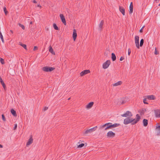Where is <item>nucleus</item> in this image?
Here are the masks:
<instances>
[{"instance_id":"obj_1","label":"nucleus","mask_w":160,"mask_h":160,"mask_svg":"<svg viewBox=\"0 0 160 160\" xmlns=\"http://www.w3.org/2000/svg\"><path fill=\"white\" fill-rule=\"evenodd\" d=\"M120 125L119 123H114L112 124V123H105V124L103 125L100 126L101 128H103L105 127L106 126V128H105V130H107L111 128H114L117 127Z\"/></svg>"},{"instance_id":"obj_2","label":"nucleus","mask_w":160,"mask_h":160,"mask_svg":"<svg viewBox=\"0 0 160 160\" xmlns=\"http://www.w3.org/2000/svg\"><path fill=\"white\" fill-rule=\"evenodd\" d=\"M97 128V127L96 126L93 128H91L89 129L86 130L85 132H83L84 135H86L88 134L91 133L92 132L95 131Z\"/></svg>"},{"instance_id":"obj_3","label":"nucleus","mask_w":160,"mask_h":160,"mask_svg":"<svg viewBox=\"0 0 160 160\" xmlns=\"http://www.w3.org/2000/svg\"><path fill=\"white\" fill-rule=\"evenodd\" d=\"M55 69V68L49 67L48 66L44 67L42 68V70L46 72H51Z\"/></svg>"},{"instance_id":"obj_4","label":"nucleus","mask_w":160,"mask_h":160,"mask_svg":"<svg viewBox=\"0 0 160 160\" xmlns=\"http://www.w3.org/2000/svg\"><path fill=\"white\" fill-rule=\"evenodd\" d=\"M136 117L137 118L136 120L135 119L131 118V120H132V121L131 122V123L132 125H134L136 123L138 122L139 121L141 118L139 116L138 114H137L136 115Z\"/></svg>"},{"instance_id":"obj_5","label":"nucleus","mask_w":160,"mask_h":160,"mask_svg":"<svg viewBox=\"0 0 160 160\" xmlns=\"http://www.w3.org/2000/svg\"><path fill=\"white\" fill-rule=\"evenodd\" d=\"M121 116L122 117L130 118L132 116V114L131 112L127 111L125 113L122 114Z\"/></svg>"},{"instance_id":"obj_6","label":"nucleus","mask_w":160,"mask_h":160,"mask_svg":"<svg viewBox=\"0 0 160 160\" xmlns=\"http://www.w3.org/2000/svg\"><path fill=\"white\" fill-rule=\"evenodd\" d=\"M81 141H80V142L77 144V147L78 148H82L83 147H85L87 145V143H82V141L80 142Z\"/></svg>"},{"instance_id":"obj_7","label":"nucleus","mask_w":160,"mask_h":160,"mask_svg":"<svg viewBox=\"0 0 160 160\" xmlns=\"http://www.w3.org/2000/svg\"><path fill=\"white\" fill-rule=\"evenodd\" d=\"M155 130L156 135L157 136L160 135V125L158 123L156 124Z\"/></svg>"},{"instance_id":"obj_8","label":"nucleus","mask_w":160,"mask_h":160,"mask_svg":"<svg viewBox=\"0 0 160 160\" xmlns=\"http://www.w3.org/2000/svg\"><path fill=\"white\" fill-rule=\"evenodd\" d=\"M135 41L136 46L138 48H139V37L138 36H136L135 37Z\"/></svg>"},{"instance_id":"obj_9","label":"nucleus","mask_w":160,"mask_h":160,"mask_svg":"<svg viewBox=\"0 0 160 160\" xmlns=\"http://www.w3.org/2000/svg\"><path fill=\"white\" fill-rule=\"evenodd\" d=\"M111 62L110 60H108L103 64V68L104 69H106L108 68Z\"/></svg>"},{"instance_id":"obj_10","label":"nucleus","mask_w":160,"mask_h":160,"mask_svg":"<svg viewBox=\"0 0 160 160\" xmlns=\"http://www.w3.org/2000/svg\"><path fill=\"white\" fill-rule=\"evenodd\" d=\"M132 118H127L125 119L124 120L123 123L125 125H127L130 123L132 121V120H131Z\"/></svg>"},{"instance_id":"obj_11","label":"nucleus","mask_w":160,"mask_h":160,"mask_svg":"<svg viewBox=\"0 0 160 160\" xmlns=\"http://www.w3.org/2000/svg\"><path fill=\"white\" fill-rule=\"evenodd\" d=\"M115 134L112 131H110L108 132L107 134V136L108 137L113 138L115 137Z\"/></svg>"},{"instance_id":"obj_12","label":"nucleus","mask_w":160,"mask_h":160,"mask_svg":"<svg viewBox=\"0 0 160 160\" xmlns=\"http://www.w3.org/2000/svg\"><path fill=\"white\" fill-rule=\"evenodd\" d=\"M60 17L61 20L62 22L64 25H66V21L63 15L62 14H60Z\"/></svg>"},{"instance_id":"obj_13","label":"nucleus","mask_w":160,"mask_h":160,"mask_svg":"<svg viewBox=\"0 0 160 160\" xmlns=\"http://www.w3.org/2000/svg\"><path fill=\"white\" fill-rule=\"evenodd\" d=\"M145 97H146L148 99L150 100H154L156 99L155 97L153 95L146 96Z\"/></svg>"},{"instance_id":"obj_14","label":"nucleus","mask_w":160,"mask_h":160,"mask_svg":"<svg viewBox=\"0 0 160 160\" xmlns=\"http://www.w3.org/2000/svg\"><path fill=\"white\" fill-rule=\"evenodd\" d=\"M90 72V71L89 70H85L82 71L80 73V75L81 76H82L83 75L89 73Z\"/></svg>"},{"instance_id":"obj_15","label":"nucleus","mask_w":160,"mask_h":160,"mask_svg":"<svg viewBox=\"0 0 160 160\" xmlns=\"http://www.w3.org/2000/svg\"><path fill=\"white\" fill-rule=\"evenodd\" d=\"M154 111L156 117L160 118V109H157Z\"/></svg>"},{"instance_id":"obj_16","label":"nucleus","mask_w":160,"mask_h":160,"mask_svg":"<svg viewBox=\"0 0 160 160\" xmlns=\"http://www.w3.org/2000/svg\"><path fill=\"white\" fill-rule=\"evenodd\" d=\"M129 13L131 14H132L133 11V5L132 2H131L129 6Z\"/></svg>"},{"instance_id":"obj_17","label":"nucleus","mask_w":160,"mask_h":160,"mask_svg":"<svg viewBox=\"0 0 160 160\" xmlns=\"http://www.w3.org/2000/svg\"><path fill=\"white\" fill-rule=\"evenodd\" d=\"M72 37L74 41H75L77 37V33H76V31L75 29H74L73 31Z\"/></svg>"},{"instance_id":"obj_18","label":"nucleus","mask_w":160,"mask_h":160,"mask_svg":"<svg viewBox=\"0 0 160 160\" xmlns=\"http://www.w3.org/2000/svg\"><path fill=\"white\" fill-rule=\"evenodd\" d=\"M94 104L93 102H91L89 103L86 106V108H87L89 109L91 108Z\"/></svg>"},{"instance_id":"obj_19","label":"nucleus","mask_w":160,"mask_h":160,"mask_svg":"<svg viewBox=\"0 0 160 160\" xmlns=\"http://www.w3.org/2000/svg\"><path fill=\"white\" fill-rule=\"evenodd\" d=\"M119 11L120 12L122 13V14L123 15H125V9L123 8L122 7L119 6Z\"/></svg>"},{"instance_id":"obj_20","label":"nucleus","mask_w":160,"mask_h":160,"mask_svg":"<svg viewBox=\"0 0 160 160\" xmlns=\"http://www.w3.org/2000/svg\"><path fill=\"white\" fill-rule=\"evenodd\" d=\"M104 23V21L102 20L99 25V29L101 30L102 28V26Z\"/></svg>"},{"instance_id":"obj_21","label":"nucleus","mask_w":160,"mask_h":160,"mask_svg":"<svg viewBox=\"0 0 160 160\" xmlns=\"http://www.w3.org/2000/svg\"><path fill=\"white\" fill-rule=\"evenodd\" d=\"M143 125L145 127H146L148 124V121L146 119H143Z\"/></svg>"},{"instance_id":"obj_22","label":"nucleus","mask_w":160,"mask_h":160,"mask_svg":"<svg viewBox=\"0 0 160 160\" xmlns=\"http://www.w3.org/2000/svg\"><path fill=\"white\" fill-rule=\"evenodd\" d=\"M11 112L13 116L16 117L17 116L16 111L12 108L11 110Z\"/></svg>"},{"instance_id":"obj_23","label":"nucleus","mask_w":160,"mask_h":160,"mask_svg":"<svg viewBox=\"0 0 160 160\" xmlns=\"http://www.w3.org/2000/svg\"><path fill=\"white\" fill-rule=\"evenodd\" d=\"M111 58L112 61H114L116 60V58L115 55L113 53L111 54Z\"/></svg>"},{"instance_id":"obj_24","label":"nucleus","mask_w":160,"mask_h":160,"mask_svg":"<svg viewBox=\"0 0 160 160\" xmlns=\"http://www.w3.org/2000/svg\"><path fill=\"white\" fill-rule=\"evenodd\" d=\"M122 83V82L121 81H118L114 84H113V86H117L118 85H121Z\"/></svg>"},{"instance_id":"obj_25","label":"nucleus","mask_w":160,"mask_h":160,"mask_svg":"<svg viewBox=\"0 0 160 160\" xmlns=\"http://www.w3.org/2000/svg\"><path fill=\"white\" fill-rule=\"evenodd\" d=\"M49 52L51 53L53 55H55V52L53 50L52 48L50 46L49 48Z\"/></svg>"},{"instance_id":"obj_26","label":"nucleus","mask_w":160,"mask_h":160,"mask_svg":"<svg viewBox=\"0 0 160 160\" xmlns=\"http://www.w3.org/2000/svg\"><path fill=\"white\" fill-rule=\"evenodd\" d=\"M53 27L55 30H59L56 24H55V23L53 24Z\"/></svg>"},{"instance_id":"obj_27","label":"nucleus","mask_w":160,"mask_h":160,"mask_svg":"<svg viewBox=\"0 0 160 160\" xmlns=\"http://www.w3.org/2000/svg\"><path fill=\"white\" fill-rule=\"evenodd\" d=\"M144 43V40L143 39H142L140 41V45H139V46L142 47Z\"/></svg>"},{"instance_id":"obj_28","label":"nucleus","mask_w":160,"mask_h":160,"mask_svg":"<svg viewBox=\"0 0 160 160\" xmlns=\"http://www.w3.org/2000/svg\"><path fill=\"white\" fill-rule=\"evenodd\" d=\"M33 142V141H28L26 144V146L28 147Z\"/></svg>"},{"instance_id":"obj_29","label":"nucleus","mask_w":160,"mask_h":160,"mask_svg":"<svg viewBox=\"0 0 160 160\" xmlns=\"http://www.w3.org/2000/svg\"><path fill=\"white\" fill-rule=\"evenodd\" d=\"M144 99H143V103L145 104H148V103L146 102V101L147 99H148L146 97H145V96L144 97Z\"/></svg>"},{"instance_id":"obj_30","label":"nucleus","mask_w":160,"mask_h":160,"mask_svg":"<svg viewBox=\"0 0 160 160\" xmlns=\"http://www.w3.org/2000/svg\"><path fill=\"white\" fill-rule=\"evenodd\" d=\"M20 45L21 46L23 47L25 50H27V45L26 44L22 43Z\"/></svg>"},{"instance_id":"obj_31","label":"nucleus","mask_w":160,"mask_h":160,"mask_svg":"<svg viewBox=\"0 0 160 160\" xmlns=\"http://www.w3.org/2000/svg\"><path fill=\"white\" fill-rule=\"evenodd\" d=\"M0 38L1 39L2 42H4V39L3 38V36H2V33L1 32V31H0Z\"/></svg>"},{"instance_id":"obj_32","label":"nucleus","mask_w":160,"mask_h":160,"mask_svg":"<svg viewBox=\"0 0 160 160\" xmlns=\"http://www.w3.org/2000/svg\"><path fill=\"white\" fill-rule=\"evenodd\" d=\"M19 25L20 27L23 30H25V27L24 25H22L20 23H19Z\"/></svg>"},{"instance_id":"obj_33","label":"nucleus","mask_w":160,"mask_h":160,"mask_svg":"<svg viewBox=\"0 0 160 160\" xmlns=\"http://www.w3.org/2000/svg\"><path fill=\"white\" fill-rule=\"evenodd\" d=\"M3 10L5 15H7V13H8V12L7 10V9L6 7H4L3 8Z\"/></svg>"},{"instance_id":"obj_34","label":"nucleus","mask_w":160,"mask_h":160,"mask_svg":"<svg viewBox=\"0 0 160 160\" xmlns=\"http://www.w3.org/2000/svg\"><path fill=\"white\" fill-rule=\"evenodd\" d=\"M1 84H2V86L3 87V88H4V89H5V88H6V85L4 83V82H2L1 83Z\"/></svg>"},{"instance_id":"obj_35","label":"nucleus","mask_w":160,"mask_h":160,"mask_svg":"<svg viewBox=\"0 0 160 160\" xmlns=\"http://www.w3.org/2000/svg\"><path fill=\"white\" fill-rule=\"evenodd\" d=\"M0 61L1 63L2 64H3L4 63V60L2 58H1Z\"/></svg>"},{"instance_id":"obj_36","label":"nucleus","mask_w":160,"mask_h":160,"mask_svg":"<svg viewBox=\"0 0 160 160\" xmlns=\"http://www.w3.org/2000/svg\"><path fill=\"white\" fill-rule=\"evenodd\" d=\"M2 119L4 121H5L6 119L4 115L3 114L2 115Z\"/></svg>"},{"instance_id":"obj_37","label":"nucleus","mask_w":160,"mask_h":160,"mask_svg":"<svg viewBox=\"0 0 160 160\" xmlns=\"http://www.w3.org/2000/svg\"><path fill=\"white\" fill-rule=\"evenodd\" d=\"M146 109H142V111L141 112V113H142V114H144V113H145V112H146Z\"/></svg>"},{"instance_id":"obj_38","label":"nucleus","mask_w":160,"mask_h":160,"mask_svg":"<svg viewBox=\"0 0 160 160\" xmlns=\"http://www.w3.org/2000/svg\"><path fill=\"white\" fill-rule=\"evenodd\" d=\"M14 128H13V129L14 130L16 129L17 128V124H14Z\"/></svg>"},{"instance_id":"obj_39","label":"nucleus","mask_w":160,"mask_h":160,"mask_svg":"<svg viewBox=\"0 0 160 160\" xmlns=\"http://www.w3.org/2000/svg\"><path fill=\"white\" fill-rule=\"evenodd\" d=\"M154 54L155 55H157V54H158V52H157V49H156V48L155 49V52H154Z\"/></svg>"},{"instance_id":"obj_40","label":"nucleus","mask_w":160,"mask_h":160,"mask_svg":"<svg viewBox=\"0 0 160 160\" xmlns=\"http://www.w3.org/2000/svg\"><path fill=\"white\" fill-rule=\"evenodd\" d=\"M124 59V57L122 56L121 57V58L120 59V61H122L123 60V59Z\"/></svg>"},{"instance_id":"obj_41","label":"nucleus","mask_w":160,"mask_h":160,"mask_svg":"<svg viewBox=\"0 0 160 160\" xmlns=\"http://www.w3.org/2000/svg\"><path fill=\"white\" fill-rule=\"evenodd\" d=\"M131 52V50H130V48H129L128 49V55L129 56L130 55Z\"/></svg>"},{"instance_id":"obj_42","label":"nucleus","mask_w":160,"mask_h":160,"mask_svg":"<svg viewBox=\"0 0 160 160\" xmlns=\"http://www.w3.org/2000/svg\"><path fill=\"white\" fill-rule=\"evenodd\" d=\"M38 48L37 46H34L33 50L34 51H35L37 50Z\"/></svg>"},{"instance_id":"obj_43","label":"nucleus","mask_w":160,"mask_h":160,"mask_svg":"<svg viewBox=\"0 0 160 160\" xmlns=\"http://www.w3.org/2000/svg\"><path fill=\"white\" fill-rule=\"evenodd\" d=\"M28 140H33L32 138V135H30V138Z\"/></svg>"},{"instance_id":"obj_44","label":"nucleus","mask_w":160,"mask_h":160,"mask_svg":"<svg viewBox=\"0 0 160 160\" xmlns=\"http://www.w3.org/2000/svg\"><path fill=\"white\" fill-rule=\"evenodd\" d=\"M48 108V107H45L43 109V110L44 111L47 110Z\"/></svg>"},{"instance_id":"obj_45","label":"nucleus","mask_w":160,"mask_h":160,"mask_svg":"<svg viewBox=\"0 0 160 160\" xmlns=\"http://www.w3.org/2000/svg\"><path fill=\"white\" fill-rule=\"evenodd\" d=\"M125 103V102L124 101L122 100L121 102V104H123Z\"/></svg>"},{"instance_id":"obj_46","label":"nucleus","mask_w":160,"mask_h":160,"mask_svg":"<svg viewBox=\"0 0 160 160\" xmlns=\"http://www.w3.org/2000/svg\"><path fill=\"white\" fill-rule=\"evenodd\" d=\"M37 7H39L40 8H41V6L40 5V4H38L37 6Z\"/></svg>"},{"instance_id":"obj_47","label":"nucleus","mask_w":160,"mask_h":160,"mask_svg":"<svg viewBox=\"0 0 160 160\" xmlns=\"http://www.w3.org/2000/svg\"><path fill=\"white\" fill-rule=\"evenodd\" d=\"M32 2L33 3H37V1L35 0H33Z\"/></svg>"},{"instance_id":"obj_48","label":"nucleus","mask_w":160,"mask_h":160,"mask_svg":"<svg viewBox=\"0 0 160 160\" xmlns=\"http://www.w3.org/2000/svg\"><path fill=\"white\" fill-rule=\"evenodd\" d=\"M142 29H141L140 30H139V32H142Z\"/></svg>"},{"instance_id":"obj_49","label":"nucleus","mask_w":160,"mask_h":160,"mask_svg":"<svg viewBox=\"0 0 160 160\" xmlns=\"http://www.w3.org/2000/svg\"><path fill=\"white\" fill-rule=\"evenodd\" d=\"M2 145L0 144V148H2Z\"/></svg>"},{"instance_id":"obj_50","label":"nucleus","mask_w":160,"mask_h":160,"mask_svg":"<svg viewBox=\"0 0 160 160\" xmlns=\"http://www.w3.org/2000/svg\"><path fill=\"white\" fill-rule=\"evenodd\" d=\"M154 1L156 2H158L159 1V0H154Z\"/></svg>"},{"instance_id":"obj_51","label":"nucleus","mask_w":160,"mask_h":160,"mask_svg":"<svg viewBox=\"0 0 160 160\" xmlns=\"http://www.w3.org/2000/svg\"><path fill=\"white\" fill-rule=\"evenodd\" d=\"M0 82L1 83L2 82H3V81L2 80L1 81H0Z\"/></svg>"},{"instance_id":"obj_52","label":"nucleus","mask_w":160,"mask_h":160,"mask_svg":"<svg viewBox=\"0 0 160 160\" xmlns=\"http://www.w3.org/2000/svg\"><path fill=\"white\" fill-rule=\"evenodd\" d=\"M10 32H11L12 33H13V31L12 30H10Z\"/></svg>"},{"instance_id":"obj_53","label":"nucleus","mask_w":160,"mask_h":160,"mask_svg":"<svg viewBox=\"0 0 160 160\" xmlns=\"http://www.w3.org/2000/svg\"><path fill=\"white\" fill-rule=\"evenodd\" d=\"M2 78L1 76H0V81H1L2 80Z\"/></svg>"},{"instance_id":"obj_54","label":"nucleus","mask_w":160,"mask_h":160,"mask_svg":"<svg viewBox=\"0 0 160 160\" xmlns=\"http://www.w3.org/2000/svg\"><path fill=\"white\" fill-rule=\"evenodd\" d=\"M144 27V26L142 27L141 28L143 30V28Z\"/></svg>"},{"instance_id":"obj_55","label":"nucleus","mask_w":160,"mask_h":160,"mask_svg":"<svg viewBox=\"0 0 160 160\" xmlns=\"http://www.w3.org/2000/svg\"><path fill=\"white\" fill-rule=\"evenodd\" d=\"M144 27V26L142 27L141 28L143 30V28Z\"/></svg>"},{"instance_id":"obj_56","label":"nucleus","mask_w":160,"mask_h":160,"mask_svg":"<svg viewBox=\"0 0 160 160\" xmlns=\"http://www.w3.org/2000/svg\"><path fill=\"white\" fill-rule=\"evenodd\" d=\"M30 23L31 24H32V22H30Z\"/></svg>"},{"instance_id":"obj_57","label":"nucleus","mask_w":160,"mask_h":160,"mask_svg":"<svg viewBox=\"0 0 160 160\" xmlns=\"http://www.w3.org/2000/svg\"><path fill=\"white\" fill-rule=\"evenodd\" d=\"M70 98H69L68 99V100H70Z\"/></svg>"},{"instance_id":"obj_58","label":"nucleus","mask_w":160,"mask_h":160,"mask_svg":"<svg viewBox=\"0 0 160 160\" xmlns=\"http://www.w3.org/2000/svg\"><path fill=\"white\" fill-rule=\"evenodd\" d=\"M159 6H160V3L158 5Z\"/></svg>"}]
</instances>
